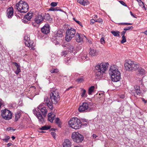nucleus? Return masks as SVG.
Wrapping results in <instances>:
<instances>
[{
  "label": "nucleus",
  "instance_id": "nucleus-1",
  "mask_svg": "<svg viewBox=\"0 0 147 147\" xmlns=\"http://www.w3.org/2000/svg\"><path fill=\"white\" fill-rule=\"evenodd\" d=\"M41 107L42 106L40 105L36 109L33 110V112L38 118L40 123H42L44 121V118L40 112L38 111L40 110L43 116L44 117H45L48 111L46 107Z\"/></svg>",
  "mask_w": 147,
  "mask_h": 147
},
{
  "label": "nucleus",
  "instance_id": "nucleus-2",
  "mask_svg": "<svg viewBox=\"0 0 147 147\" xmlns=\"http://www.w3.org/2000/svg\"><path fill=\"white\" fill-rule=\"evenodd\" d=\"M109 73L111 77L112 80L113 82H117L120 80V73L116 65H112L111 66L109 69Z\"/></svg>",
  "mask_w": 147,
  "mask_h": 147
},
{
  "label": "nucleus",
  "instance_id": "nucleus-3",
  "mask_svg": "<svg viewBox=\"0 0 147 147\" xmlns=\"http://www.w3.org/2000/svg\"><path fill=\"white\" fill-rule=\"evenodd\" d=\"M109 65L108 63L103 62L95 66V71L97 77L101 78L102 77Z\"/></svg>",
  "mask_w": 147,
  "mask_h": 147
},
{
  "label": "nucleus",
  "instance_id": "nucleus-4",
  "mask_svg": "<svg viewBox=\"0 0 147 147\" xmlns=\"http://www.w3.org/2000/svg\"><path fill=\"white\" fill-rule=\"evenodd\" d=\"M124 66L126 70L128 71H135L139 67V64L129 59L125 61Z\"/></svg>",
  "mask_w": 147,
  "mask_h": 147
},
{
  "label": "nucleus",
  "instance_id": "nucleus-5",
  "mask_svg": "<svg viewBox=\"0 0 147 147\" xmlns=\"http://www.w3.org/2000/svg\"><path fill=\"white\" fill-rule=\"evenodd\" d=\"M16 7L19 12L23 13L27 12L29 8L28 4L25 2L21 0L16 4Z\"/></svg>",
  "mask_w": 147,
  "mask_h": 147
},
{
  "label": "nucleus",
  "instance_id": "nucleus-6",
  "mask_svg": "<svg viewBox=\"0 0 147 147\" xmlns=\"http://www.w3.org/2000/svg\"><path fill=\"white\" fill-rule=\"evenodd\" d=\"M69 124L72 128L77 129L81 126V122L80 120L76 117L72 118L69 121Z\"/></svg>",
  "mask_w": 147,
  "mask_h": 147
},
{
  "label": "nucleus",
  "instance_id": "nucleus-7",
  "mask_svg": "<svg viewBox=\"0 0 147 147\" xmlns=\"http://www.w3.org/2000/svg\"><path fill=\"white\" fill-rule=\"evenodd\" d=\"M50 97L51 102L54 104H56L60 99L59 93L57 90H50Z\"/></svg>",
  "mask_w": 147,
  "mask_h": 147
},
{
  "label": "nucleus",
  "instance_id": "nucleus-8",
  "mask_svg": "<svg viewBox=\"0 0 147 147\" xmlns=\"http://www.w3.org/2000/svg\"><path fill=\"white\" fill-rule=\"evenodd\" d=\"M76 33V30L74 28H68L66 32L65 40L67 42L70 41L74 38Z\"/></svg>",
  "mask_w": 147,
  "mask_h": 147
},
{
  "label": "nucleus",
  "instance_id": "nucleus-9",
  "mask_svg": "<svg viewBox=\"0 0 147 147\" xmlns=\"http://www.w3.org/2000/svg\"><path fill=\"white\" fill-rule=\"evenodd\" d=\"M1 115L3 118L6 120H9L11 119L12 114L11 112L8 109H5L1 111Z\"/></svg>",
  "mask_w": 147,
  "mask_h": 147
},
{
  "label": "nucleus",
  "instance_id": "nucleus-10",
  "mask_svg": "<svg viewBox=\"0 0 147 147\" xmlns=\"http://www.w3.org/2000/svg\"><path fill=\"white\" fill-rule=\"evenodd\" d=\"M71 137L73 141L77 143L81 142L83 140V136L78 132L73 133Z\"/></svg>",
  "mask_w": 147,
  "mask_h": 147
},
{
  "label": "nucleus",
  "instance_id": "nucleus-11",
  "mask_svg": "<svg viewBox=\"0 0 147 147\" xmlns=\"http://www.w3.org/2000/svg\"><path fill=\"white\" fill-rule=\"evenodd\" d=\"M90 102H84L83 103L82 105L80 106L78 110L79 112H89L90 110V108L89 107V103Z\"/></svg>",
  "mask_w": 147,
  "mask_h": 147
},
{
  "label": "nucleus",
  "instance_id": "nucleus-12",
  "mask_svg": "<svg viewBox=\"0 0 147 147\" xmlns=\"http://www.w3.org/2000/svg\"><path fill=\"white\" fill-rule=\"evenodd\" d=\"M63 36L62 32L60 31H58L55 34L53 38L56 40L57 42L59 43V42L62 41Z\"/></svg>",
  "mask_w": 147,
  "mask_h": 147
},
{
  "label": "nucleus",
  "instance_id": "nucleus-13",
  "mask_svg": "<svg viewBox=\"0 0 147 147\" xmlns=\"http://www.w3.org/2000/svg\"><path fill=\"white\" fill-rule=\"evenodd\" d=\"M75 36L76 41L79 43L83 42L84 39L86 38L84 35L78 33L76 34Z\"/></svg>",
  "mask_w": 147,
  "mask_h": 147
},
{
  "label": "nucleus",
  "instance_id": "nucleus-14",
  "mask_svg": "<svg viewBox=\"0 0 147 147\" xmlns=\"http://www.w3.org/2000/svg\"><path fill=\"white\" fill-rule=\"evenodd\" d=\"M6 15L8 18H11L13 15V9L12 7H9L7 9Z\"/></svg>",
  "mask_w": 147,
  "mask_h": 147
},
{
  "label": "nucleus",
  "instance_id": "nucleus-15",
  "mask_svg": "<svg viewBox=\"0 0 147 147\" xmlns=\"http://www.w3.org/2000/svg\"><path fill=\"white\" fill-rule=\"evenodd\" d=\"M44 102L47 106L51 110H52L53 108V106L52 103L49 99L47 97H45L44 98Z\"/></svg>",
  "mask_w": 147,
  "mask_h": 147
},
{
  "label": "nucleus",
  "instance_id": "nucleus-16",
  "mask_svg": "<svg viewBox=\"0 0 147 147\" xmlns=\"http://www.w3.org/2000/svg\"><path fill=\"white\" fill-rule=\"evenodd\" d=\"M42 32L45 34H47L50 32L49 26L48 24H46L41 29Z\"/></svg>",
  "mask_w": 147,
  "mask_h": 147
},
{
  "label": "nucleus",
  "instance_id": "nucleus-17",
  "mask_svg": "<svg viewBox=\"0 0 147 147\" xmlns=\"http://www.w3.org/2000/svg\"><path fill=\"white\" fill-rule=\"evenodd\" d=\"M24 40H25V43L26 45L28 47H31L32 48L33 47H32V45L31 41L30 40V38L28 36H25L24 37Z\"/></svg>",
  "mask_w": 147,
  "mask_h": 147
},
{
  "label": "nucleus",
  "instance_id": "nucleus-18",
  "mask_svg": "<svg viewBox=\"0 0 147 147\" xmlns=\"http://www.w3.org/2000/svg\"><path fill=\"white\" fill-rule=\"evenodd\" d=\"M131 94L135 96V93L137 95H138L140 94V87L138 86H134V90L131 91Z\"/></svg>",
  "mask_w": 147,
  "mask_h": 147
},
{
  "label": "nucleus",
  "instance_id": "nucleus-19",
  "mask_svg": "<svg viewBox=\"0 0 147 147\" xmlns=\"http://www.w3.org/2000/svg\"><path fill=\"white\" fill-rule=\"evenodd\" d=\"M43 20L42 14L37 16L35 19V22L37 24L40 23Z\"/></svg>",
  "mask_w": 147,
  "mask_h": 147
},
{
  "label": "nucleus",
  "instance_id": "nucleus-20",
  "mask_svg": "<svg viewBox=\"0 0 147 147\" xmlns=\"http://www.w3.org/2000/svg\"><path fill=\"white\" fill-rule=\"evenodd\" d=\"M71 142L67 139L65 140L64 142L63 143V147H71Z\"/></svg>",
  "mask_w": 147,
  "mask_h": 147
},
{
  "label": "nucleus",
  "instance_id": "nucleus-21",
  "mask_svg": "<svg viewBox=\"0 0 147 147\" xmlns=\"http://www.w3.org/2000/svg\"><path fill=\"white\" fill-rule=\"evenodd\" d=\"M48 119L51 123H52L53 121L54 118L55 116V115L52 112L49 113L48 115Z\"/></svg>",
  "mask_w": 147,
  "mask_h": 147
},
{
  "label": "nucleus",
  "instance_id": "nucleus-22",
  "mask_svg": "<svg viewBox=\"0 0 147 147\" xmlns=\"http://www.w3.org/2000/svg\"><path fill=\"white\" fill-rule=\"evenodd\" d=\"M89 53L92 56H94L97 55L96 50L92 48L90 49Z\"/></svg>",
  "mask_w": 147,
  "mask_h": 147
},
{
  "label": "nucleus",
  "instance_id": "nucleus-23",
  "mask_svg": "<svg viewBox=\"0 0 147 147\" xmlns=\"http://www.w3.org/2000/svg\"><path fill=\"white\" fill-rule=\"evenodd\" d=\"M21 115V113L20 112H18L15 114V121H17L18 119L20 118Z\"/></svg>",
  "mask_w": 147,
  "mask_h": 147
},
{
  "label": "nucleus",
  "instance_id": "nucleus-24",
  "mask_svg": "<svg viewBox=\"0 0 147 147\" xmlns=\"http://www.w3.org/2000/svg\"><path fill=\"white\" fill-rule=\"evenodd\" d=\"M32 14L31 13H27V15L24 17V19L28 20H30L32 18Z\"/></svg>",
  "mask_w": 147,
  "mask_h": 147
},
{
  "label": "nucleus",
  "instance_id": "nucleus-25",
  "mask_svg": "<svg viewBox=\"0 0 147 147\" xmlns=\"http://www.w3.org/2000/svg\"><path fill=\"white\" fill-rule=\"evenodd\" d=\"M67 49H68V51L69 52H71L73 51L74 49V47L73 45L69 44L67 45Z\"/></svg>",
  "mask_w": 147,
  "mask_h": 147
},
{
  "label": "nucleus",
  "instance_id": "nucleus-26",
  "mask_svg": "<svg viewBox=\"0 0 147 147\" xmlns=\"http://www.w3.org/2000/svg\"><path fill=\"white\" fill-rule=\"evenodd\" d=\"M42 16L43 17V19L47 20H49L50 19V15L48 13H45L44 14H42Z\"/></svg>",
  "mask_w": 147,
  "mask_h": 147
},
{
  "label": "nucleus",
  "instance_id": "nucleus-27",
  "mask_svg": "<svg viewBox=\"0 0 147 147\" xmlns=\"http://www.w3.org/2000/svg\"><path fill=\"white\" fill-rule=\"evenodd\" d=\"M111 32L115 36L119 37L120 36V32L118 31H112Z\"/></svg>",
  "mask_w": 147,
  "mask_h": 147
},
{
  "label": "nucleus",
  "instance_id": "nucleus-28",
  "mask_svg": "<svg viewBox=\"0 0 147 147\" xmlns=\"http://www.w3.org/2000/svg\"><path fill=\"white\" fill-rule=\"evenodd\" d=\"M94 86H92L90 87L88 89V94L89 95L92 94V92L94 91Z\"/></svg>",
  "mask_w": 147,
  "mask_h": 147
},
{
  "label": "nucleus",
  "instance_id": "nucleus-29",
  "mask_svg": "<svg viewBox=\"0 0 147 147\" xmlns=\"http://www.w3.org/2000/svg\"><path fill=\"white\" fill-rule=\"evenodd\" d=\"M55 122L56 124H58L59 127H61V125L62 123L60 121V119L59 118L57 117L55 119Z\"/></svg>",
  "mask_w": 147,
  "mask_h": 147
},
{
  "label": "nucleus",
  "instance_id": "nucleus-30",
  "mask_svg": "<svg viewBox=\"0 0 147 147\" xmlns=\"http://www.w3.org/2000/svg\"><path fill=\"white\" fill-rule=\"evenodd\" d=\"M138 71L139 74L142 75L146 73V71L144 69L141 68H140L139 69Z\"/></svg>",
  "mask_w": 147,
  "mask_h": 147
},
{
  "label": "nucleus",
  "instance_id": "nucleus-31",
  "mask_svg": "<svg viewBox=\"0 0 147 147\" xmlns=\"http://www.w3.org/2000/svg\"><path fill=\"white\" fill-rule=\"evenodd\" d=\"M49 10L50 11H62V9H59V7H56L55 8H53V7H51L49 9Z\"/></svg>",
  "mask_w": 147,
  "mask_h": 147
},
{
  "label": "nucleus",
  "instance_id": "nucleus-32",
  "mask_svg": "<svg viewBox=\"0 0 147 147\" xmlns=\"http://www.w3.org/2000/svg\"><path fill=\"white\" fill-rule=\"evenodd\" d=\"M86 90L85 89H82V93L81 96L82 97H86L87 96V94H86Z\"/></svg>",
  "mask_w": 147,
  "mask_h": 147
},
{
  "label": "nucleus",
  "instance_id": "nucleus-33",
  "mask_svg": "<svg viewBox=\"0 0 147 147\" xmlns=\"http://www.w3.org/2000/svg\"><path fill=\"white\" fill-rule=\"evenodd\" d=\"M57 57L55 55L52 56L51 61L53 63H55L57 60Z\"/></svg>",
  "mask_w": 147,
  "mask_h": 147
},
{
  "label": "nucleus",
  "instance_id": "nucleus-34",
  "mask_svg": "<svg viewBox=\"0 0 147 147\" xmlns=\"http://www.w3.org/2000/svg\"><path fill=\"white\" fill-rule=\"evenodd\" d=\"M50 128V126H45L42 127L40 129L42 130H47L49 129Z\"/></svg>",
  "mask_w": 147,
  "mask_h": 147
},
{
  "label": "nucleus",
  "instance_id": "nucleus-35",
  "mask_svg": "<svg viewBox=\"0 0 147 147\" xmlns=\"http://www.w3.org/2000/svg\"><path fill=\"white\" fill-rule=\"evenodd\" d=\"M51 73H57L59 71V70L57 69H52L51 70Z\"/></svg>",
  "mask_w": 147,
  "mask_h": 147
},
{
  "label": "nucleus",
  "instance_id": "nucleus-36",
  "mask_svg": "<svg viewBox=\"0 0 147 147\" xmlns=\"http://www.w3.org/2000/svg\"><path fill=\"white\" fill-rule=\"evenodd\" d=\"M133 29V27L132 26H130L125 28L123 30L126 31V30H132Z\"/></svg>",
  "mask_w": 147,
  "mask_h": 147
},
{
  "label": "nucleus",
  "instance_id": "nucleus-37",
  "mask_svg": "<svg viewBox=\"0 0 147 147\" xmlns=\"http://www.w3.org/2000/svg\"><path fill=\"white\" fill-rule=\"evenodd\" d=\"M58 3V2H53L51 3L50 5L51 7H55L57 6Z\"/></svg>",
  "mask_w": 147,
  "mask_h": 147
},
{
  "label": "nucleus",
  "instance_id": "nucleus-38",
  "mask_svg": "<svg viewBox=\"0 0 147 147\" xmlns=\"http://www.w3.org/2000/svg\"><path fill=\"white\" fill-rule=\"evenodd\" d=\"M126 42V40L125 36H122V40L121 41L122 43H123Z\"/></svg>",
  "mask_w": 147,
  "mask_h": 147
},
{
  "label": "nucleus",
  "instance_id": "nucleus-39",
  "mask_svg": "<svg viewBox=\"0 0 147 147\" xmlns=\"http://www.w3.org/2000/svg\"><path fill=\"white\" fill-rule=\"evenodd\" d=\"M65 61L66 63L67 64H68L71 61V59L70 58H68L67 59H65Z\"/></svg>",
  "mask_w": 147,
  "mask_h": 147
},
{
  "label": "nucleus",
  "instance_id": "nucleus-40",
  "mask_svg": "<svg viewBox=\"0 0 147 147\" xmlns=\"http://www.w3.org/2000/svg\"><path fill=\"white\" fill-rule=\"evenodd\" d=\"M84 79L82 77L78 78L76 80V81L78 83H81L83 80Z\"/></svg>",
  "mask_w": 147,
  "mask_h": 147
},
{
  "label": "nucleus",
  "instance_id": "nucleus-41",
  "mask_svg": "<svg viewBox=\"0 0 147 147\" xmlns=\"http://www.w3.org/2000/svg\"><path fill=\"white\" fill-rule=\"evenodd\" d=\"M73 19L76 22H77L78 24L80 25L81 27H82L83 26L82 24V23L81 22H80L79 21L77 20L74 18H73Z\"/></svg>",
  "mask_w": 147,
  "mask_h": 147
},
{
  "label": "nucleus",
  "instance_id": "nucleus-42",
  "mask_svg": "<svg viewBox=\"0 0 147 147\" xmlns=\"http://www.w3.org/2000/svg\"><path fill=\"white\" fill-rule=\"evenodd\" d=\"M88 4V1H84L83 0V2L82 3V5L84 6Z\"/></svg>",
  "mask_w": 147,
  "mask_h": 147
},
{
  "label": "nucleus",
  "instance_id": "nucleus-43",
  "mask_svg": "<svg viewBox=\"0 0 147 147\" xmlns=\"http://www.w3.org/2000/svg\"><path fill=\"white\" fill-rule=\"evenodd\" d=\"M96 22H98L99 23L102 24L103 21L101 19L99 18L98 19H96Z\"/></svg>",
  "mask_w": 147,
  "mask_h": 147
},
{
  "label": "nucleus",
  "instance_id": "nucleus-44",
  "mask_svg": "<svg viewBox=\"0 0 147 147\" xmlns=\"http://www.w3.org/2000/svg\"><path fill=\"white\" fill-rule=\"evenodd\" d=\"M9 138L10 137L9 136H7L5 138L3 139L2 140L5 141V142H7Z\"/></svg>",
  "mask_w": 147,
  "mask_h": 147
},
{
  "label": "nucleus",
  "instance_id": "nucleus-45",
  "mask_svg": "<svg viewBox=\"0 0 147 147\" xmlns=\"http://www.w3.org/2000/svg\"><path fill=\"white\" fill-rule=\"evenodd\" d=\"M101 43L102 44H104L105 43V41L104 40V37H102L100 39Z\"/></svg>",
  "mask_w": 147,
  "mask_h": 147
},
{
  "label": "nucleus",
  "instance_id": "nucleus-46",
  "mask_svg": "<svg viewBox=\"0 0 147 147\" xmlns=\"http://www.w3.org/2000/svg\"><path fill=\"white\" fill-rule=\"evenodd\" d=\"M51 134L55 139H56V134L55 133L53 132H51Z\"/></svg>",
  "mask_w": 147,
  "mask_h": 147
},
{
  "label": "nucleus",
  "instance_id": "nucleus-47",
  "mask_svg": "<svg viewBox=\"0 0 147 147\" xmlns=\"http://www.w3.org/2000/svg\"><path fill=\"white\" fill-rule=\"evenodd\" d=\"M119 1L120 2V3L123 5L125 7L127 6L126 4L123 1Z\"/></svg>",
  "mask_w": 147,
  "mask_h": 147
},
{
  "label": "nucleus",
  "instance_id": "nucleus-48",
  "mask_svg": "<svg viewBox=\"0 0 147 147\" xmlns=\"http://www.w3.org/2000/svg\"><path fill=\"white\" fill-rule=\"evenodd\" d=\"M96 19H95V20L91 19L90 21V24H93L95 23V22H96Z\"/></svg>",
  "mask_w": 147,
  "mask_h": 147
},
{
  "label": "nucleus",
  "instance_id": "nucleus-49",
  "mask_svg": "<svg viewBox=\"0 0 147 147\" xmlns=\"http://www.w3.org/2000/svg\"><path fill=\"white\" fill-rule=\"evenodd\" d=\"M21 71L20 69V67H17L16 71V73L17 74H18Z\"/></svg>",
  "mask_w": 147,
  "mask_h": 147
},
{
  "label": "nucleus",
  "instance_id": "nucleus-50",
  "mask_svg": "<svg viewBox=\"0 0 147 147\" xmlns=\"http://www.w3.org/2000/svg\"><path fill=\"white\" fill-rule=\"evenodd\" d=\"M86 40H87V42H88L89 44H92V40L91 39H88L86 38H86H85Z\"/></svg>",
  "mask_w": 147,
  "mask_h": 147
},
{
  "label": "nucleus",
  "instance_id": "nucleus-51",
  "mask_svg": "<svg viewBox=\"0 0 147 147\" xmlns=\"http://www.w3.org/2000/svg\"><path fill=\"white\" fill-rule=\"evenodd\" d=\"M67 53V52L66 51H64L62 52L61 55L62 56L65 55Z\"/></svg>",
  "mask_w": 147,
  "mask_h": 147
},
{
  "label": "nucleus",
  "instance_id": "nucleus-52",
  "mask_svg": "<svg viewBox=\"0 0 147 147\" xmlns=\"http://www.w3.org/2000/svg\"><path fill=\"white\" fill-rule=\"evenodd\" d=\"M13 64H14L15 66L17 68L20 67V66L16 62H13Z\"/></svg>",
  "mask_w": 147,
  "mask_h": 147
},
{
  "label": "nucleus",
  "instance_id": "nucleus-53",
  "mask_svg": "<svg viewBox=\"0 0 147 147\" xmlns=\"http://www.w3.org/2000/svg\"><path fill=\"white\" fill-rule=\"evenodd\" d=\"M126 31L125 30L123 31L121 33V35L122 36H125V34L126 32Z\"/></svg>",
  "mask_w": 147,
  "mask_h": 147
},
{
  "label": "nucleus",
  "instance_id": "nucleus-54",
  "mask_svg": "<svg viewBox=\"0 0 147 147\" xmlns=\"http://www.w3.org/2000/svg\"><path fill=\"white\" fill-rule=\"evenodd\" d=\"M77 1L80 4L82 5V3L83 2V0H78Z\"/></svg>",
  "mask_w": 147,
  "mask_h": 147
},
{
  "label": "nucleus",
  "instance_id": "nucleus-55",
  "mask_svg": "<svg viewBox=\"0 0 147 147\" xmlns=\"http://www.w3.org/2000/svg\"><path fill=\"white\" fill-rule=\"evenodd\" d=\"M119 97L121 98H125V95L124 94H121L119 95Z\"/></svg>",
  "mask_w": 147,
  "mask_h": 147
},
{
  "label": "nucleus",
  "instance_id": "nucleus-56",
  "mask_svg": "<svg viewBox=\"0 0 147 147\" xmlns=\"http://www.w3.org/2000/svg\"><path fill=\"white\" fill-rule=\"evenodd\" d=\"M12 144L11 143H8L7 144V147H9L11 145H12Z\"/></svg>",
  "mask_w": 147,
  "mask_h": 147
},
{
  "label": "nucleus",
  "instance_id": "nucleus-57",
  "mask_svg": "<svg viewBox=\"0 0 147 147\" xmlns=\"http://www.w3.org/2000/svg\"><path fill=\"white\" fill-rule=\"evenodd\" d=\"M130 14H131V15L133 17H134V18H136L135 17V16L134 15V14L132 13V12H131V11H130Z\"/></svg>",
  "mask_w": 147,
  "mask_h": 147
},
{
  "label": "nucleus",
  "instance_id": "nucleus-58",
  "mask_svg": "<svg viewBox=\"0 0 147 147\" xmlns=\"http://www.w3.org/2000/svg\"><path fill=\"white\" fill-rule=\"evenodd\" d=\"M92 136L94 138H96L97 137V136L95 134H93Z\"/></svg>",
  "mask_w": 147,
  "mask_h": 147
},
{
  "label": "nucleus",
  "instance_id": "nucleus-59",
  "mask_svg": "<svg viewBox=\"0 0 147 147\" xmlns=\"http://www.w3.org/2000/svg\"><path fill=\"white\" fill-rule=\"evenodd\" d=\"M124 24H125V25H132V24L131 23H124Z\"/></svg>",
  "mask_w": 147,
  "mask_h": 147
},
{
  "label": "nucleus",
  "instance_id": "nucleus-60",
  "mask_svg": "<svg viewBox=\"0 0 147 147\" xmlns=\"http://www.w3.org/2000/svg\"><path fill=\"white\" fill-rule=\"evenodd\" d=\"M142 32L144 33L146 35H147V30L144 32Z\"/></svg>",
  "mask_w": 147,
  "mask_h": 147
},
{
  "label": "nucleus",
  "instance_id": "nucleus-61",
  "mask_svg": "<svg viewBox=\"0 0 147 147\" xmlns=\"http://www.w3.org/2000/svg\"><path fill=\"white\" fill-rule=\"evenodd\" d=\"M142 100L143 101H144L145 103H146V101L145 100L144 98H142Z\"/></svg>",
  "mask_w": 147,
  "mask_h": 147
},
{
  "label": "nucleus",
  "instance_id": "nucleus-62",
  "mask_svg": "<svg viewBox=\"0 0 147 147\" xmlns=\"http://www.w3.org/2000/svg\"><path fill=\"white\" fill-rule=\"evenodd\" d=\"M125 23H121L119 24V25H125V24H124Z\"/></svg>",
  "mask_w": 147,
  "mask_h": 147
},
{
  "label": "nucleus",
  "instance_id": "nucleus-63",
  "mask_svg": "<svg viewBox=\"0 0 147 147\" xmlns=\"http://www.w3.org/2000/svg\"><path fill=\"white\" fill-rule=\"evenodd\" d=\"M11 138H12V140H13L15 138V137L14 136H13L11 137Z\"/></svg>",
  "mask_w": 147,
  "mask_h": 147
},
{
  "label": "nucleus",
  "instance_id": "nucleus-64",
  "mask_svg": "<svg viewBox=\"0 0 147 147\" xmlns=\"http://www.w3.org/2000/svg\"><path fill=\"white\" fill-rule=\"evenodd\" d=\"M98 17L97 15H94V18H97Z\"/></svg>",
  "mask_w": 147,
  "mask_h": 147
}]
</instances>
